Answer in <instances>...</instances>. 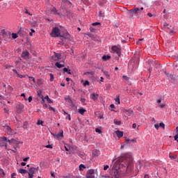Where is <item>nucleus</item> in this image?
<instances>
[{
    "label": "nucleus",
    "instance_id": "nucleus-5",
    "mask_svg": "<svg viewBox=\"0 0 178 178\" xmlns=\"http://www.w3.org/2000/svg\"><path fill=\"white\" fill-rule=\"evenodd\" d=\"M21 57L25 59V60H29V59H30V53L27 50L23 51Z\"/></svg>",
    "mask_w": 178,
    "mask_h": 178
},
{
    "label": "nucleus",
    "instance_id": "nucleus-7",
    "mask_svg": "<svg viewBox=\"0 0 178 178\" xmlns=\"http://www.w3.org/2000/svg\"><path fill=\"white\" fill-rule=\"evenodd\" d=\"M54 60H59L62 59V54L54 52V55L52 56Z\"/></svg>",
    "mask_w": 178,
    "mask_h": 178
},
{
    "label": "nucleus",
    "instance_id": "nucleus-17",
    "mask_svg": "<svg viewBox=\"0 0 178 178\" xmlns=\"http://www.w3.org/2000/svg\"><path fill=\"white\" fill-rule=\"evenodd\" d=\"M6 130L7 131V134H12V128H10V127H9V126L6 127Z\"/></svg>",
    "mask_w": 178,
    "mask_h": 178
},
{
    "label": "nucleus",
    "instance_id": "nucleus-26",
    "mask_svg": "<svg viewBox=\"0 0 178 178\" xmlns=\"http://www.w3.org/2000/svg\"><path fill=\"white\" fill-rule=\"evenodd\" d=\"M115 102H118L119 104H120V96L117 95L116 98L115 99Z\"/></svg>",
    "mask_w": 178,
    "mask_h": 178
},
{
    "label": "nucleus",
    "instance_id": "nucleus-15",
    "mask_svg": "<svg viewBox=\"0 0 178 178\" xmlns=\"http://www.w3.org/2000/svg\"><path fill=\"white\" fill-rule=\"evenodd\" d=\"M55 66H56V67H58V69H60L62 67H65V65L64 64H60V63H59V62H56L55 63Z\"/></svg>",
    "mask_w": 178,
    "mask_h": 178
},
{
    "label": "nucleus",
    "instance_id": "nucleus-62",
    "mask_svg": "<svg viewBox=\"0 0 178 178\" xmlns=\"http://www.w3.org/2000/svg\"><path fill=\"white\" fill-rule=\"evenodd\" d=\"M46 148H52V145H48L46 146Z\"/></svg>",
    "mask_w": 178,
    "mask_h": 178
},
{
    "label": "nucleus",
    "instance_id": "nucleus-18",
    "mask_svg": "<svg viewBox=\"0 0 178 178\" xmlns=\"http://www.w3.org/2000/svg\"><path fill=\"white\" fill-rule=\"evenodd\" d=\"M78 155L80 156V158H81V159H86L87 158V155H86L84 153H79Z\"/></svg>",
    "mask_w": 178,
    "mask_h": 178
},
{
    "label": "nucleus",
    "instance_id": "nucleus-6",
    "mask_svg": "<svg viewBox=\"0 0 178 178\" xmlns=\"http://www.w3.org/2000/svg\"><path fill=\"white\" fill-rule=\"evenodd\" d=\"M129 13H134V15H138V13H141L140 8L137 7H134L131 10H129Z\"/></svg>",
    "mask_w": 178,
    "mask_h": 178
},
{
    "label": "nucleus",
    "instance_id": "nucleus-31",
    "mask_svg": "<svg viewBox=\"0 0 178 178\" xmlns=\"http://www.w3.org/2000/svg\"><path fill=\"white\" fill-rule=\"evenodd\" d=\"M17 77H19V79H24V77H26V75H22L20 74H17Z\"/></svg>",
    "mask_w": 178,
    "mask_h": 178
},
{
    "label": "nucleus",
    "instance_id": "nucleus-46",
    "mask_svg": "<svg viewBox=\"0 0 178 178\" xmlns=\"http://www.w3.org/2000/svg\"><path fill=\"white\" fill-rule=\"evenodd\" d=\"M2 141H8V138L3 136L1 138Z\"/></svg>",
    "mask_w": 178,
    "mask_h": 178
},
{
    "label": "nucleus",
    "instance_id": "nucleus-38",
    "mask_svg": "<svg viewBox=\"0 0 178 178\" xmlns=\"http://www.w3.org/2000/svg\"><path fill=\"white\" fill-rule=\"evenodd\" d=\"M33 33H35V31L34 29H31V32L29 33V35L32 37Z\"/></svg>",
    "mask_w": 178,
    "mask_h": 178
},
{
    "label": "nucleus",
    "instance_id": "nucleus-58",
    "mask_svg": "<svg viewBox=\"0 0 178 178\" xmlns=\"http://www.w3.org/2000/svg\"><path fill=\"white\" fill-rule=\"evenodd\" d=\"M13 72L14 73L17 74V75L19 74V72H17V70H16L15 69H13Z\"/></svg>",
    "mask_w": 178,
    "mask_h": 178
},
{
    "label": "nucleus",
    "instance_id": "nucleus-41",
    "mask_svg": "<svg viewBox=\"0 0 178 178\" xmlns=\"http://www.w3.org/2000/svg\"><path fill=\"white\" fill-rule=\"evenodd\" d=\"M98 152H99L98 150L95 149V150L93 151L92 154H93L95 156H97V155H98Z\"/></svg>",
    "mask_w": 178,
    "mask_h": 178
},
{
    "label": "nucleus",
    "instance_id": "nucleus-60",
    "mask_svg": "<svg viewBox=\"0 0 178 178\" xmlns=\"http://www.w3.org/2000/svg\"><path fill=\"white\" fill-rule=\"evenodd\" d=\"M168 26H169V24L164 23V27H168L169 29Z\"/></svg>",
    "mask_w": 178,
    "mask_h": 178
},
{
    "label": "nucleus",
    "instance_id": "nucleus-32",
    "mask_svg": "<svg viewBox=\"0 0 178 178\" xmlns=\"http://www.w3.org/2000/svg\"><path fill=\"white\" fill-rule=\"evenodd\" d=\"M159 127H162L163 129H165V124L163 122H161L159 124Z\"/></svg>",
    "mask_w": 178,
    "mask_h": 178
},
{
    "label": "nucleus",
    "instance_id": "nucleus-20",
    "mask_svg": "<svg viewBox=\"0 0 178 178\" xmlns=\"http://www.w3.org/2000/svg\"><path fill=\"white\" fill-rule=\"evenodd\" d=\"M110 58H111V56H105L104 55L102 56V60L104 61L109 60Z\"/></svg>",
    "mask_w": 178,
    "mask_h": 178
},
{
    "label": "nucleus",
    "instance_id": "nucleus-33",
    "mask_svg": "<svg viewBox=\"0 0 178 178\" xmlns=\"http://www.w3.org/2000/svg\"><path fill=\"white\" fill-rule=\"evenodd\" d=\"M43 123H44V122H43L42 120H39L37 122L36 124H38V126L40 125V124H42V125Z\"/></svg>",
    "mask_w": 178,
    "mask_h": 178
},
{
    "label": "nucleus",
    "instance_id": "nucleus-48",
    "mask_svg": "<svg viewBox=\"0 0 178 178\" xmlns=\"http://www.w3.org/2000/svg\"><path fill=\"white\" fill-rule=\"evenodd\" d=\"M169 156H170V159H176V158H177V156H176L170 155Z\"/></svg>",
    "mask_w": 178,
    "mask_h": 178
},
{
    "label": "nucleus",
    "instance_id": "nucleus-34",
    "mask_svg": "<svg viewBox=\"0 0 178 178\" xmlns=\"http://www.w3.org/2000/svg\"><path fill=\"white\" fill-rule=\"evenodd\" d=\"M83 86H84V87H86V86H90V81H86L83 83Z\"/></svg>",
    "mask_w": 178,
    "mask_h": 178
},
{
    "label": "nucleus",
    "instance_id": "nucleus-28",
    "mask_svg": "<svg viewBox=\"0 0 178 178\" xmlns=\"http://www.w3.org/2000/svg\"><path fill=\"white\" fill-rule=\"evenodd\" d=\"M12 38H13V40H16V38H17V34L13 33H12Z\"/></svg>",
    "mask_w": 178,
    "mask_h": 178
},
{
    "label": "nucleus",
    "instance_id": "nucleus-54",
    "mask_svg": "<svg viewBox=\"0 0 178 178\" xmlns=\"http://www.w3.org/2000/svg\"><path fill=\"white\" fill-rule=\"evenodd\" d=\"M25 13L26 14V15H29L30 16H31V13H30L29 12V10L26 9V10H25Z\"/></svg>",
    "mask_w": 178,
    "mask_h": 178
},
{
    "label": "nucleus",
    "instance_id": "nucleus-57",
    "mask_svg": "<svg viewBox=\"0 0 178 178\" xmlns=\"http://www.w3.org/2000/svg\"><path fill=\"white\" fill-rule=\"evenodd\" d=\"M132 127H133L134 129H136V127H137V124L134 123V124H132Z\"/></svg>",
    "mask_w": 178,
    "mask_h": 178
},
{
    "label": "nucleus",
    "instance_id": "nucleus-53",
    "mask_svg": "<svg viewBox=\"0 0 178 178\" xmlns=\"http://www.w3.org/2000/svg\"><path fill=\"white\" fill-rule=\"evenodd\" d=\"M89 74H91V76H94V74H95V72L94 71L89 72Z\"/></svg>",
    "mask_w": 178,
    "mask_h": 178
},
{
    "label": "nucleus",
    "instance_id": "nucleus-25",
    "mask_svg": "<svg viewBox=\"0 0 178 178\" xmlns=\"http://www.w3.org/2000/svg\"><path fill=\"white\" fill-rule=\"evenodd\" d=\"M44 99H47V101L49 104H52V100L50 99V98L48 95L45 96Z\"/></svg>",
    "mask_w": 178,
    "mask_h": 178
},
{
    "label": "nucleus",
    "instance_id": "nucleus-52",
    "mask_svg": "<svg viewBox=\"0 0 178 178\" xmlns=\"http://www.w3.org/2000/svg\"><path fill=\"white\" fill-rule=\"evenodd\" d=\"M8 90H9V91H13V88H12V86H8Z\"/></svg>",
    "mask_w": 178,
    "mask_h": 178
},
{
    "label": "nucleus",
    "instance_id": "nucleus-30",
    "mask_svg": "<svg viewBox=\"0 0 178 178\" xmlns=\"http://www.w3.org/2000/svg\"><path fill=\"white\" fill-rule=\"evenodd\" d=\"M123 79L125 80L126 81H129V80H130V78L128 77L127 76H122Z\"/></svg>",
    "mask_w": 178,
    "mask_h": 178
},
{
    "label": "nucleus",
    "instance_id": "nucleus-27",
    "mask_svg": "<svg viewBox=\"0 0 178 178\" xmlns=\"http://www.w3.org/2000/svg\"><path fill=\"white\" fill-rule=\"evenodd\" d=\"M65 101L67 102H69V104H73V101H72V99L70 97H67L65 99Z\"/></svg>",
    "mask_w": 178,
    "mask_h": 178
},
{
    "label": "nucleus",
    "instance_id": "nucleus-40",
    "mask_svg": "<svg viewBox=\"0 0 178 178\" xmlns=\"http://www.w3.org/2000/svg\"><path fill=\"white\" fill-rule=\"evenodd\" d=\"M90 31H91V33H95V29L92 26L90 27Z\"/></svg>",
    "mask_w": 178,
    "mask_h": 178
},
{
    "label": "nucleus",
    "instance_id": "nucleus-49",
    "mask_svg": "<svg viewBox=\"0 0 178 178\" xmlns=\"http://www.w3.org/2000/svg\"><path fill=\"white\" fill-rule=\"evenodd\" d=\"M21 97H23L24 98L25 101H27V98H26V95L24 93H22L21 95Z\"/></svg>",
    "mask_w": 178,
    "mask_h": 178
},
{
    "label": "nucleus",
    "instance_id": "nucleus-45",
    "mask_svg": "<svg viewBox=\"0 0 178 178\" xmlns=\"http://www.w3.org/2000/svg\"><path fill=\"white\" fill-rule=\"evenodd\" d=\"M108 169H109V165H104V170H108Z\"/></svg>",
    "mask_w": 178,
    "mask_h": 178
},
{
    "label": "nucleus",
    "instance_id": "nucleus-8",
    "mask_svg": "<svg viewBox=\"0 0 178 178\" xmlns=\"http://www.w3.org/2000/svg\"><path fill=\"white\" fill-rule=\"evenodd\" d=\"M54 138H60V137H63V131H61V132L57 134H53Z\"/></svg>",
    "mask_w": 178,
    "mask_h": 178
},
{
    "label": "nucleus",
    "instance_id": "nucleus-21",
    "mask_svg": "<svg viewBox=\"0 0 178 178\" xmlns=\"http://www.w3.org/2000/svg\"><path fill=\"white\" fill-rule=\"evenodd\" d=\"M19 173H21V175H24L26 173H27V170L25 169H19Z\"/></svg>",
    "mask_w": 178,
    "mask_h": 178
},
{
    "label": "nucleus",
    "instance_id": "nucleus-64",
    "mask_svg": "<svg viewBox=\"0 0 178 178\" xmlns=\"http://www.w3.org/2000/svg\"><path fill=\"white\" fill-rule=\"evenodd\" d=\"M51 177H55V174L51 172Z\"/></svg>",
    "mask_w": 178,
    "mask_h": 178
},
{
    "label": "nucleus",
    "instance_id": "nucleus-42",
    "mask_svg": "<svg viewBox=\"0 0 178 178\" xmlns=\"http://www.w3.org/2000/svg\"><path fill=\"white\" fill-rule=\"evenodd\" d=\"M49 76H50V81H54V74H50Z\"/></svg>",
    "mask_w": 178,
    "mask_h": 178
},
{
    "label": "nucleus",
    "instance_id": "nucleus-37",
    "mask_svg": "<svg viewBox=\"0 0 178 178\" xmlns=\"http://www.w3.org/2000/svg\"><path fill=\"white\" fill-rule=\"evenodd\" d=\"M95 131H96V133H99V134L102 133V131L101 129H99V128H96Z\"/></svg>",
    "mask_w": 178,
    "mask_h": 178
},
{
    "label": "nucleus",
    "instance_id": "nucleus-1",
    "mask_svg": "<svg viewBox=\"0 0 178 178\" xmlns=\"http://www.w3.org/2000/svg\"><path fill=\"white\" fill-rule=\"evenodd\" d=\"M124 161L122 163L115 162L113 166V171L111 172V178H119V171L120 172H131L133 170V158L129 154H127L124 156Z\"/></svg>",
    "mask_w": 178,
    "mask_h": 178
},
{
    "label": "nucleus",
    "instance_id": "nucleus-22",
    "mask_svg": "<svg viewBox=\"0 0 178 178\" xmlns=\"http://www.w3.org/2000/svg\"><path fill=\"white\" fill-rule=\"evenodd\" d=\"M95 171L94 169L88 170L86 175H94Z\"/></svg>",
    "mask_w": 178,
    "mask_h": 178
},
{
    "label": "nucleus",
    "instance_id": "nucleus-23",
    "mask_svg": "<svg viewBox=\"0 0 178 178\" xmlns=\"http://www.w3.org/2000/svg\"><path fill=\"white\" fill-rule=\"evenodd\" d=\"M79 112L81 113V115H84V113L86 112V110L84 108H79Z\"/></svg>",
    "mask_w": 178,
    "mask_h": 178
},
{
    "label": "nucleus",
    "instance_id": "nucleus-59",
    "mask_svg": "<svg viewBox=\"0 0 178 178\" xmlns=\"http://www.w3.org/2000/svg\"><path fill=\"white\" fill-rule=\"evenodd\" d=\"M0 172H1L3 176H5V172L3 171V169H1V170H0Z\"/></svg>",
    "mask_w": 178,
    "mask_h": 178
},
{
    "label": "nucleus",
    "instance_id": "nucleus-51",
    "mask_svg": "<svg viewBox=\"0 0 178 178\" xmlns=\"http://www.w3.org/2000/svg\"><path fill=\"white\" fill-rule=\"evenodd\" d=\"M29 79H32V81H33V83H35V77L29 76Z\"/></svg>",
    "mask_w": 178,
    "mask_h": 178
},
{
    "label": "nucleus",
    "instance_id": "nucleus-10",
    "mask_svg": "<svg viewBox=\"0 0 178 178\" xmlns=\"http://www.w3.org/2000/svg\"><path fill=\"white\" fill-rule=\"evenodd\" d=\"M125 143L127 144H130L131 143H137V138H134V139L131 140L129 138H127L125 140Z\"/></svg>",
    "mask_w": 178,
    "mask_h": 178
},
{
    "label": "nucleus",
    "instance_id": "nucleus-43",
    "mask_svg": "<svg viewBox=\"0 0 178 178\" xmlns=\"http://www.w3.org/2000/svg\"><path fill=\"white\" fill-rule=\"evenodd\" d=\"M49 111H53V112H55V108H53V107L51 106H49Z\"/></svg>",
    "mask_w": 178,
    "mask_h": 178
},
{
    "label": "nucleus",
    "instance_id": "nucleus-56",
    "mask_svg": "<svg viewBox=\"0 0 178 178\" xmlns=\"http://www.w3.org/2000/svg\"><path fill=\"white\" fill-rule=\"evenodd\" d=\"M68 70H69V69H67V68H66V67H64V68H63V72H64L65 73H67V72H68Z\"/></svg>",
    "mask_w": 178,
    "mask_h": 178
},
{
    "label": "nucleus",
    "instance_id": "nucleus-55",
    "mask_svg": "<svg viewBox=\"0 0 178 178\" xmlns=\"http://www.w3.org/2000/svg\"><path fill=\"white\" fill-rule=\"evenodd\" d=\"M15 176H16V173L13 172V174H11V178H16L15 177Z\"/></svg>",
    "mask_w": 178,
    "mask_h": 178
},
{
    "label": "nucleus",
    "instance_id": "nucleus-4",
    "mask_svg": "<svg viewBox=\"0 0 178 178\" xmlns=\"http://www.w3.org/2000/svg\"><path fill=\"white\" fill-rule=\"evenodd\" d=\"M111 49L113 54H117L118 56H120V55H122V49H120V47H118L117 46H113L111 47Z\"/></svg>",
    "mask_w": 178,
    "mask_h": 178
},
{
    "label": "nucleus",
    "instance_id": "nucleus-19",
    "mask_svg": "<svg viewBox=\"0 0 178 178\" xmlns=\"http://www.w3.org/2000/svg\"><path fill=\"white\" fill-rule=\"evenodd\" d=\"M164 74H165V76H167V77H168L169 79H173V77H175V76L169 74L168 72L165 71L164 72Z\"/></svg>",
    "mask_w": 178,
    "mask_h": 178
},
{
    "label": "nucleus",
    "instance_id": "nucleus-16",
    "mask_svg": "<svg viewBox=\"0 0 178 178\" xmlns=\"http://www.w3.org/2000/svg\"><path fill=\"white\" fill-rule=\"evenodd\" d=\"M37 84H38V86H42V84H44V79H38L37 80Z\"/></svg>",
    "mask_w": 178,
    "mask_h": 178
},
{
    "label": "nucleus",
    "instance_id": "nucleus-35",
    "mask_svg": "<svg viewBox=\"0 0 178 178\" xmlns=\"http://www.w3.org/2000/svg\"><path fill=\"white\" fill-rule=\"evenodd\" d=\"M81 104H83V105H86V99H84V98H81Z\"/></svg>",
    "mask_w": 178,
    "mask_h": 178
},
{
    "label": "nucleus",
    "instance_id": "nucleus-44",
    "mask_svg": "<svg viewBox=\"0 0 178 178\" xmlns=\"http://www.w3.org/2000/svg\"><path fill=\"white\" fill-rule=\"evenodd\" d=\"M154 127H155V129H156V130H159V124H154Z\"/></svg>",
    "mask_w": 178,
    "mask_h": 178
},
{
    "label": "nucleus",
    "instance_id": "nucleus-11",
    "mask_svg": "<svg viewBox=\"0 0 178 178\" xmlns=\"http://www.w3.org/2000/svg\"><path fill=\"white\" fill-rule=\"evenodd\" d=\"M124 113H126L128 116H130V115H133L134 113V111L133 110H124Z\"/></svg>",
    "mask_w": 178,
    "mask_h": 178
},
{
    "label": "nucleus",
    "instance_id": "nucleus-3",
    "mask_svg": "<svg viewBox=\"0 0 178 178\" xmlns=\"http://www.w3.org/2000/svg\"><path fill=\"white\" fill-rule=\"evenodd\" d=\"M39 170H40L39 167L31 168L28 173L29 177H34V174L35 173V172H38Z\"/></svg>",
    "mask_w": 178,
    "mask_h": 178
},
{
    "label": "nucleus",
    "instance_id": "nucleus-9",
    "mask_svg": "<svg viewBox=\"0 0 178 178\" xmlns=\"http://www.w3.org/2000/svg\"><path fill=\"white\" fill-rule=\"evenodd\" d=\"M98 97H99V95H98V94L96 93H92L90 95V98L92 99V101H97V99H98Z\"/></svg>",
    "mask_w": 178,
    "mask_h": 178
},
{
    "label": "nucleus",
    "instance_id": "nucleus-29",
    "mask_svg": "<svg viewBox=\"0 0 178 178\" xmlns=\"http://www.w3.org/2000/svg\"><path fill=\"white\" fill-rule=\"evenodd\" d=\"M86 178H95V176L90 174H86Z\"/></svg>",
    "mask_w": 178,
    "mask_h": 178
},
{
    "label": "nucleus",
    "instance_id": "nucleus-61",
    "mask_svg": "<svg viewBox=\"0 0 178 178\" xmlns=\"http://www.w3.org/2000/svg\"><path fill=\"white\" fill-rule=\"evenodd\" d=\"M67 147H70V146L69 145L65 146V151H69L70 149H68Z\"/></svg>",
    "mask_w": 178,
    "mask_h": 178
},
{
    "label": "nucleus",
    "instance_id": "nucleus-50",
    "mask_svg": "<svg viewBox=\"0 0 178 178\" xmlns=\"http://www.w3.org/2000/svg\"><path fill=\"white\" fill-rule=\"evenodd\" d=\"M30 159V157H26L23 159L24 162H27V161H29Z\"/></svg>",
    "mask_w": 178,
    "mask_h": 178
},
{
    "label": "nucleus",
    "instance_id": "nucleus-2",
    "mask_svg": "<svg viewBox=\"0 0 178 178\" xmlns=\"http://www.w3.org/2000/svg\"><path fill=\"white\" fill-rule=\"evenodd\" d=\"M51 35L54 38L60 37V31L58 27L54 28L51 31Z\"/></svg>",
    "mask_w": 178,
    "mask_h": 178
},
{
    "label": "nucleus",
    "instance_id": "nucleus-14",
    "mask_svg": "<svg viewBox=\"0 0 178 178\" xmlns=\"http://www.w3.org/2000/svg\"><path fill=\"white\" fill-rule=\"evenodd\" d=\"M102 72L104 73V74L106 75V79H111V75L109 74V72H108V71L102 70Z\"/></svg>",
    "mask_w": 178,
    "mask_h": 178
},
{
    "label": "nucleus",
    "instance_id": "nucleus-63",
    "mask_svg": "<svg viewBox=\"0 0 178 178\" xmlns=\"http://www.w3.org/2000/svg\"><path fill=\"white\" fill-rule=\"evenodd\" d=\"M21 166H26V163L22 162L21 163Z\"/></svg>",
    "mask_w": 178,
    "mask_h": 178
},
{
    "label": "nucleus",
    "instance_id": "nucleus-13",
    "mask_svg": "<svg viewBox=\"0 0 178 178\" xmlns=\"http://www.w3.org/2000/svg\"><path fill=\"white\" fill-rule=\"evenodd\" d=\"M115 134L118 138H122V137H123V131H116Z\"/></svg>",
    "mask_w": 178,
    "mask_h": 178
},
{
    "label": "nucleus",
    "instance_id": "nucleus-36",
    "mask_svg": "<svg viewBox=\"0 0 178 178\" xmlns=\"http://www.w3.org/2000/svg\"><path fill=\"white\" fill-rule=\"evenodd\" d=\"M121 123H122L121 121H116V120H114V124H118V125L119 126L120 124H121Z\"/></svg>",
    "mask_w": 178,
    "mask_h": 178
},
{
    "label": "nucleus",
    "instance_id": "nucleus-24",
    "mask_svg": "<svg viewBox=\"0 0 178 178\" xmlns=\"http://www.w3.org/2000/svg\"><path fill=\"white\" fill-rule=\"evenodd\" d=\"M83 169H86V165H84V164H81L80 165H79V170H80V172H83Z\"/></svg>",
    "mask_w": 178,
    "mask_h": 178
},
{
    "label": "nucleus",
    "instance_id": "nucleus-12",
    "mask_svg": "<svg viewBox=\"0 0 178 178\" xmlns=\"http://www.w3.org/2000/svg\"><path fill=\"white\" fill-rule=\"evenodd\" d=\"M51 12L53 13V15H58V16L60 15V13L58 12V10H56V8L55 7L51 9Z\"/></svg>",
    "mask_w": 178,
    "mask_h": 178
},
{
    "label": "nucleus",
    "instance_id": "nucleus-47",
    "mask_svg": "<svg viewBox=\"0 0 178 178\" xmlns=\"http://www.w3.org/2000/svg\"><path fill=\"white\" fill-rule=\"evenodd\" d=\"M28 101H29V102H31V101H33V97L29 96L28 98Z\"/></svg>",
    "mask_w": 178,
    "mask_h": 178
},
{
    "label": "nucleus",
    "instance_id": "nucleus-39",
    "mask_svg": "<svg viewBox=\"0 0 178 178\" xmlns=\"http://www.w3.org/2000/svg\"><path fill=\"white\" fill-rule=\"evenodd\" d=\"M101 25V23L99 22H94L92 24V26H99Z\"/></svg>",
    "mask_w": 178,
    "mask_h": 178
}]
</instances>
